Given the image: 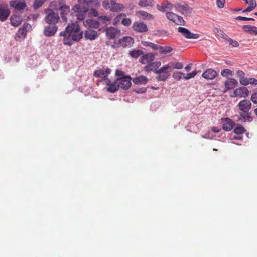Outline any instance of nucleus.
Listing matches in <instances>:
<instances>
[{"mask_svg":"<svg viewBox=\"0 0 257 257\" xmlns=\"http://www.w3.org/2000/svg\"><path fill=\"white\" fill-rule=\"evenodd\" d=\"M83 32L77 22L68 24L64 31L60 33L63 37V42L65 45L71 46L82 38Z\"/></svg>","mask_w":257,"mask_h":257,"instance_id":"nucleus-1","label":"nucleus"},{"mask_svg":"<svg viewBox=\"0 0 257 257\" xmlns=\"http://www.w3.org/2000/svg\"><path fill=\"white\" fill-rule=\"evenodd\" d=\"M131 80L132 79L130 76L118 77L114 82H111L110 80L107 79L106 85L108 86L107 90L111 93L115 92L119 88L127 90L131 86Z\"/></svg>","mask_w":257,"mask_h":257,"instance_id":"nucleus-2","label":"nucleus"},{"mask_svg":"<svg viewBox=\"0 0 257 257\" xmlns=\"http://www.w3.org/2000/svg\"><path fill=\"white\" fill-rule=\"evenodd\" d=\"M46 16L45 20L49 24H56L60 20V17L57 12H55L51 9L45 10Z\"/></svg>","mask_w":257,"mask_h":257,"instance_id":"nucleus-3","label":"nucleus"},{"mask_svg":"<svg viewBox=\"0 0 257 257\" xmlns=\"http://www.w3.org/2000/svg\"><path fill=\"white\" fill-rule=\"evenodd\" d=\"M169 66L164 65L156 72L157 74L156 79L158 81H165L170 75V72L169 71Z\"/></svg>","mask_w":257,"mask_h":257,"instance_id":"nucleus-4","label":"nucleus"},{"mask_svg":"<svg viewBox=\"0 0 257 257\" xmlns=\"http://www.w3.org/2000/svg\"><path fill=\"white\" fill-rule=\"evenodd\" d=\"M72 10L76 13L77 19L83 21L85 19L88 8L80 4H76L72 7Z\"/></svg>","mask_w":257,"mask_h":257,"instance_id":"nucleus-5","label":"nucleus"},{"mask_svg":"<svg viewBox=\"0 0 257 257\" xmlns=\"http://www.w3.org/2000/svg\"><path fill=\"white\" fill-rule=\"evenodd\" d=\"M134 43V39L130 36H125L120 39L118 42H115V44L118 47H131L133 46Z\"/></svg>","mask_w":257,"mask_h":257,"instance_id":"nucleus-6","label":"nucleus"},{"mask_svg":"<svg viewBox=\"0 0 257 257\" xmlns=\"http://www.w3.org/2000/svg\"><path fill=\"white\" fill-rule=\"evenodd\" d=\"M249 90L245 87H241L235 89L232 94L230 95L231 97L246 98L249 95Z\"/></svg>","mask_w":257,"mask_h":257,"instance_id":"nucleus-7","label":"nucleus"},{"mask_svg":"<svg viewBox=\"0 0 257 257\" xmlns=\"http://www.w3.org/2000/svg\"><path fill=\"white\" fill-rule=\"evenodd\" d=\"M111 72V70L109 68L106 69L105 70L102 69L97 70L94 72V76L97 78H101L102 80L100 81L101 82H104L106 84V80L108 79L107 78L109 74Z\"/></svg>","mask_w":257,"mask_h":257,"instance_id":"nucleus-8","label":"nucleus"},{"mask_svg":"<svg viewBox=\"0 0 257 257\" xmlns=\"http://www.w3.org/2000/svg\"><path fill=\"white\" fill-rule=\"evenodd\" d=\"M236 116L237 117V121L240 122H250L253 120V118L249 112H244L241 111Z\"/></svg>","mask_w":257,"mask_h":257,"instance_id":"nucleus-9","label":"nucleus"},{"mask_svg":"<svg viewBox=\"0 0 257 257\" xmlns=\"http://www.w3.org/2000/svg\"><path fill=\"white\" fill-rule=\"evenodd\" d=\"M178 30V32L188 39H197L199 37V34L191 33L188 29L184 27H179Z\"/></svg>","mask_w":257,"mask_h":257,"instance_id":"nucleus-10","label":"nucleus"},{"mask_svg":"<svg viewBox=\"0 0 257 257\" xmlns=\"http://www.w3.org/2000/svg\"><path fill=\"white\" fill-rule=\"evenodd\" d=\"M252 104L249 100L243 99L238 104V107L240 111L247 112L251 108Z\"/></svg>","mask_w":257,"mask_h":257,"instance_id":"nucleus-11","label":"nucleus"},{"mask_svg":"<svg viewBox=\"0 0 257 257\" xmlns=\"http://www.w3.org/2000/svg\"><path fill=\"white\" fill-rule=\"evenodd\" d=\"M134 30L140 33L146 32L148 31L147 25L143 22L136 21L132 26Z\"/></svg>","mask_w":257,"mask_h":257,"instance_id":"nucleus-12","label":"nucleus"},{"mask_svg":"<svg viewBox=\"0 0 257 257\" xmlns=\"http://www.w3.org/2000/svg\"><path fill=\"white\" fill-rule=\"evenodd\" d=\"M161 65V63L159 61L151 62L148 64L144 68V70L148 72H150L153 71L156 73V72L158 70L159 67Z\"/></svg>","mask_w":257,"mask_h":257,"instance_id":"nucleus-13","label":"nucleus"},{"mask_svg":"<svg viewBox=\"0 0 257 257\" xmlns=\"http://www.w3.org/2000/svg\"><path fill=\"white\" fill-rule=\"evenodd\" d=\"M58 9L60 11V15L62 20L64 22H67V15H68L70 12L69 6L65 4H62L59 6Z\"/></svg>","mask_w":257,"mask_h":257,"instance_id":"nucleus-14","label":"nucleus"},{"mask_svg":"<svg viewBox=\"0 0 257 257\" xmlns=\"http://www.w3.org/2000/svg\"><path fill=\"white\" fill-rule=\"evenodd\" d=\"M222 128L226 131L231 130L235 125V122L229 118H222Z\"/></svg>","mask_w":257,"mask_h":257,"instance_id":"nucleus-15","label":"nucleus"},{"mask_svg":"<svg viewBox=\"0 0 257 257\" xmlns=\"http://www.w3.org/2000/svg\"><path fill=\"white\" fill-rule=\"evenodd\" d=\"M58 30V27L56 24H50L45 27L44 30V34L47 36H51L54 35Z\"/></svg>","mask_w":257,"mask_h":257,"instance_id":"nucleus-16","label":"nucleus"},{"mask_svg":"<svg viewBox=\"0 0 257 257\" xmlns=\"http://www.w3.org/2000/svg\"><path fill=\"white\" fill-rule=\"evenodd\" d=\"M217 75V72L213 69H208L202 74V77L207 80H213Z\"/></svg>","mask_w":257,"mask_h":257,"instance_id":"nucleus-17","label":"nucleus"},{"mask_svg":"<svg viewBox=\"0 0 257 257\" xmlns=\"http://www.w3.org/2000/svg\"><path fill=\"white\" fill-rule=\"evenodd\" d=\"M120 33L119 30L112 27L107 28L106 30V35L109 39L115 38Z\"/></svg>","mask_w":257,"mask_h":257,"instance_id":"nucleus-18","label":"nucleus"},{"mask_svg":"<svg viewBox=\"0 0 257 257\" xmlns=\"http://www.w3.org/2000/svg\"><path fill=\"white\" fill-rule=\"evenodd\" d=\"M155 59V55L153 53H149L143 55L139 59V61L141 64H149L153 61Z\"/></svg>","mask_w":257,"mask_h":257,"instance_id":"nucleus-19","label":"nucleus"},{"mask_svg":"<svg viewBox=\"0 0 257 257\" xmlns=\"http://www.w3.org/2000/svg\"><path fill=\"white\" fill-rule=\"evenodd\" d=\"M238 85V82L234 78H229L224 83L225 89L223 91L224 93L227 92L228 90L234 88Z\"/></svg>","mask_w":257,"mask_h":257,"instance_id":"nucleus-20","label":"nucleus"},{"mask_svg":"<svg viewBox=\"0 0 257 257\" xmlns=\"http://www.w3.org/2000/svg\"><path fill=\"white\" fill-rule=\"evenodd\" d=\"M10 14V11L7 6H0V21L4 22L7 20Z\"/></svg>","mask_w":257,"mask_h":257,"instance_id":"nucleus-21","label":"nucleus"},{"mask_svg":"<svg viewBox=\"0 0 257 257\" xmlns=\"http://www.w3.org/2000/svg\"><path fill=\"white\" fill-rule=\"evenodd\" d=\"M10 4L11 6L19 11H23L26 7V3L24 2H19L18 1H11Z\"/></svg>","mask_w":257,"mask_h":257,"instance_id":"nucleus-22","label":"nucleus"},{"mask_svg":"<svg viewBox=\"0 0 257 257\" xmlns=\"http://www.w3.org/2000/svg\"><path fill=\"white\" fill-rule=\"evenodd\" d=\"M142 44L144 47H150L151 48H172L170 46H160L158 44H154L153 43L145 41H142L141 42Z\"/></svg>","mask_w":257,"mask_h":257,"instance_id":"nucleus-23","label":"nucleus"},{"mask_svg":"<svg viewBox=\"0 0 257 257\" xmlns=\"http://www.w3.org/2000/svg\"><path fill=\"white\" fill-rule=\"evenodd\" d=\"M10 22L12 26L17 27L21 24L22 17L21 16L13 15L10 18Z\"/></svg>","mask_w":257,"mask_h":257,"instance_id":"nucleus-24","label":"nucleus"},{"mask_svg":"<svg viewBox=\"0 0 257 257\" xmlns=\"http://www.w3.org/2000/svg\"><path fill=\"white\" fill-rule=\"evenodd\" d=\"M148 81V79L147 77L143 75L136 77L133 79V83L138 85L146 84Z\"/></svg>","mask_w":257,"mask_h":257,"instance_id":"nucleus-25","label":"nucleus"},{"mask_svg":"<svg viewBox=\"0 0 257 257\" xmlns=\"http://www.w3.org/2000/svg\"><path fill=\"white\" fill-rule=\"evenodd\" d=\"M84 23L85 25L95 29H97L100 26L99 22L95 19H87Z\"/></svg>","mask_w":257,"mask_h":257,"instance_id":"nucleus-26","label":"nucleus"},{"mask_svg":"<svg viewBox=\"0 0 257 257\" xmlns=\"http://www.w3.org/2000/svg\"><path fill=\"white\" fill-rule=\"evenodd\" d=\"M97 37V32L94 30H89L86 31L85 33V38L86 39L93 40L96 39Z\"/></svg>","mask_w":257,"mask_h":257,"instance_id":"nucleus-27","label":"nucleus"},{"mask_svg":"<svg viewBox=\"0 0 257 257\" xmlns=\"http://www.w3.org/2000/svg\"><path fill=\"white\" fill-rule=\"evenodd\" d=\"M244 32H247L250 34L257 35V27L250 25H244L242 27Z\"/></svg>","mask_w":257,"mask_h":257,"instance_id":"nucleus-28","label":"nucleus"},{"mask_svg":"<svg viewBox=\"0 0 257 257\" xmlns=\"http://www.w3.org/2000/svg\"><path fill=\"white\" fill-rule=\"evenodd\" d=\"M111 3H112V5L111 8H110V11L112 12H117L121 11L124 8L123 5L116 3L113 0H111Z\"/></svg>","mask_w":257,"mask_h":257,"instance_id":"nucleus-29","label":"nucleus"},{"mask_svg":"<svg viewBox=\"0 0 257 257\" xmlns=\"http://www.w3.org/2000/svg\"><path fill=\"white\" fill-rule=\"evenodd\" d=\"M155 5V2L153 0H140L138 5L140 7H153Z\"/></svg>","mask_w":257,"mask_h":257,"instance_id":"nucleus-30","label":"nucleus"},{"mask_svg":"<svg viewBox=\"0 0 257 257\" xmlns=\"http://www.w3.org/2000/svg\"><path fill=\"white\" fill-rule=\"evenodd\" d=\"M246 131V129L241 124H238L237 126L233 129L234 133L237 135L243 134Z\"/></svg>","mask_w":257,"mask_h":257,"instance_id":"nucleus-31","label":"nucleus"},{"mask_svg":"<svg viewBox=\"0 0 257 257\" xmlns=\"http://www.w3.org/2000/svg\"><path fill=\"white\" fill-rule=\"evenodd\" d=\"M192 11V8L188 5L185 4H184L183 8L181 11V13L183 15H189L191 13Z\"/></svg>","mask_w":257,"mask_h":257,"instance_id":"nucleus-32","label":"nucleus"},{"mask_svg":"<svg viewBox=\"0 0 257 257\" xmlns=\"http://www.w3.org/2000/svg\"><path fill=\"white\" fill-rule=\"evenodd\" d=\"M129 54L132 57L137 58L143 54V52L140 49H134L130 51Z\"/></svg>","mask_w":257,"mask_h":257,"instance_id":"nucleus-33","label":"nucleus"},{"mask_svg":"<svg viewBox=\"0 0 257 257\" xmlns=\"http://www.w3.org/2000/svg\"><path fill=\"white\" fill-rule=\"evenodd\" d=\"M138 14L140 16L142 17V18L147 19V20H150L153 18V16L151 14L143 11H141L138 12Z\"/></svg>","mask_w":257,"mask_h":257,"instance_id":"nucleus-34","label":"nucleus"},{"mask_svg":"<svg viewBox=\"0 0 257 257\" xmlns=\"http://www.w3.org/2000/svg\"><path fill=\"white\" fill-rule=\"evenodd\" d=\"M46 0H35L33 4V8L36 10L41 7L45 3Z\"/></svg>","mask_w":257,"mask_h":257,"instance_id":"nucleus-35","label":"nucleus"},{"mask_svg":"<svg viewBox=\"0 0 257 257\" xmlns=\"http://www.w3.org/2000/svg\"><path fill=\"white\" fill-rule=\"evenodd\" d=\"M62 4H61V2L59 1H52L51 2L49 6L51 8H53V10H57L58 11V7H59V6L61 5Z\"/></svg>","mask_w":257,"mask_h":257,"instance_id":"nucleus-36","label":"nucleus"},{"mask_svg":"<svg viewBox=\"0 0 257 257\" xmlns=\"http://www.w3.org/2000/svg\"><path fill=\"white\" fill-rule=\"evenodd\" d=\"M166 17L167 18L173 21V22H175L176 17H177V14L170 12H167L166 14Z\"/></svg>","mask_w":257,"mask_h":257,"instance_id":"nucleus-37","label":"nucleus"},{"mask_svg":"<svg viewBox=\"0 0 257 257\" xmlns=\"http://www.w3.org/2000/svg\"><path fill=\"white\" fill-rule=\"evenodd\" d=\"M184 76V74L181 72H174L172 75L173 78L177 80H180Z\"/></svg>","mask_w":257,"mask_h":257,"instance_id":"nucleus-38","label":"nucleus"},{"mask_svg":"<svg viewBox=\"0 0 257 257\" xmlns=\"http://www.w3.org/2000/svg\"><path fill=\"white\" fill-rule=\"evenodd\" d=\"M102 5L105 9H109L110 11V8L112 5V3H111V0H105L102 2Z\"/></svg>","mask_w":257,"mask_h":257,"instance_id":"nucleus-39","label":"nucleus"},{"mask_svg":"<svg viewBox=\"0 0 257 257\" xmlns=\"http://www.w3.org/2000/svg\"><path fill=\"white\" fill-rule=\"evenodd\" d=\"M87 13L89 16L91 17H96L98 15L97 11L93 8L89 9L88 8V11H87Z\"/></svg>","mask_w":257,"mask_h":257,"instance_id":"nucleus-40","label":"nucleus"},{"mask_svg":"<svg viewBox=\"0 0 257 257\" xmlns=\"http://www.w3.org/2000/svg\"><path fill=\"white\" fill-rule=\"evenodd\" d=\"M26 31L22 27L19 28L17 32L18 36L21 38H24L26 36Z\"/></svg>","mask_w":257,"mask_h":257,"instance_id":"nucleus-41","label":"nucleus"},{"mask_svg":"<svg viewBox=\"0 0 257 257\" xmlns=\"http://www.w3.org/2000/svg\"><path fill=\"white\" fill-rule=\"evenodd\" d=\"M175 23L178 25H184L185 24V21L182 17L178 15H177V17H176Z\"/></svg>","mask_w":257,"mask_h":257,"instance_id":"nucleus-42","label":"nucleus"},{"mask_svg":"<svg viewBox=\"0 0 257 257\" xmlns=\"http://www.w3.org/2000/svg\"><path fill=\"white\" fill-rule=\"evenodd\" d=\"M197 74V72L196 71H193L191 73H187L186 75H184V79L185 80H188L191 78L194 77Z\"/></svg>","mask_w":257,"mask_h":257,"instance_id":"nucleus-43","label":"nucleus"},{"mask_svg":"<svg viewBox=\"0 0 257 257\" xmlns=\"http://www.w3.org/2000/svg\"><path fill=\"white\" fill-rule=\"evenodd\" d=\"M79 4H85L89 6L90 5L92 4L94 1L97 2V0H77Z\"/></svg>","mask_w":257,"mask_h":257,"instance_id":"nucleus-44","label":"nucleus"},{"mask_svg":"<svg viewBox=\"0 0 257 257\" xmlns=\"http://www.w3.org/2000/svg\"><path fill=\"white\" fill-rule=\"evenodd\" d=\"M236 20H242V21H248V20H252L254 21V19L252 18L246 17L243 16H237L235 18Z\"/></svg>","mask_w":257,"mask_h":257,"instance_id":"nucleus-45","label":"nucleus"},{"mask_svg":"<svg viewBox=\"0 0 257 257\" xmlns=\"http://www.w3.org/2000/svg\"><path fill=\"white\" fill-rule=\"evenodd\" d=\"M240 83L244 86H246L248 85V79L246 78L244 76L241 79L239 80Z\"/></svg>","mask_w":257,"mask_h":257,"instance_id":"nucleus-46","label":"nucleus"},{"mask_svg":"<svg viewBox=\"0 0 257 257\" xmlns=\"http://www.w3.org/2000/svg\"><path fill=\"white\" fill-rule=\"evenodd\" d=\"M121 23L125 26H128L131 24V20L130 18H124L122 20Z\"/></svg>","mask_w":257,"mask_h":257,"instance_id":"nucleus-47","label":"nucleus"},{"mask_svg":"<svg viewBox=\"0 0 257 257\" xmlns=\"http://www.w3.org/2000/svg\"><path fill=\"white\" fill-rule=\"evenodd\" d=\"M225 0H217L216 5L219 8H222L224 6Z\"/></svg>","mask_w":257,"mask_h":257,"instance_id":"nucleus-48","label":"nucleus"},{"mask_svg":"<svg viewBox=\"0 0 257 257\" xmlns=\"http://www.w3.org/2000/svg\"><path fill=\"white\" fill-rule=\"evenodd\" d=\"M22 28L24 29V30L26 31V33H27V32L31 30L32 26L30 24L28 23H25L23 25Z\"/></svg>","mask_w":257,"mask_h":257,"instance_id":"nucleus-49","label":"nucleus"},{"mask_svg":"<svg viewBox=\"0 0 257 257\" xmlns=\"http://www.w3.org/2000/svg\"><path fill=\"white\" fill-rule=\"evenodd\" d=\"M233 47H237L239 46V44L237 41L236 40H233L232 39H230L229 41H228Z\"/></svg>","mask_w":257,"mask_h":257,"instance_id":"nucleus-50","label":"nucleus"},{"mask_svg":"<svg viewBox=\"0 0 257 257\" xmlns=\"http://www.w3.org/2000/svg\"><path fill=\"white\" fill-rule=\"evenodd\" d=\"M231 71L228 69H224L221 71V75L223 76H226L227 74H231Z\"/></svg>","mask_w":257,"mask_h":257,"instance_id":"nucleus-51","label":"nucleus"},{"mask_svg":"<svg viewBox=\"0 0 257 257\" xmlns=\"http://www.w3.org/2000/svg\"><path fill=\"white\" fill-rule=\"evenodd\" d=\"M115 75H116V76H118V77H122L125 76L124 75V72L122 71L119 70L118 69L116 70Z\"/></svg>","mask_w":257,"mask_h":257,"instance_id":"nucleus-52","label":"nucleus"},{"mask_svg":"<svg viewBox=\"0 0 257 257\" xmlns=\"http://www.w3.org/2000/svg\"><path fill=\"white\" fill-rule=\"evenodd\" d=\"M236 74L239 78V80H240V79H241L242 77L245 76V73L241 70H238L236 72Z\"/></svg>","mask_w":257,"mask_h":257,"instance_id":"nucleus-53","label":"nucleus"},{"mask_svg":"<svg viewBox=\"0 0 257 257\" xmlns=\"http://www.w3.org/2000/svg\"><path fill=\"white\" fill-rule=\"evenodd\" d=\"M98 19L103 21H110V18L107 16H101L98 17Z\"/></svg>","mask_w":257,"mask_h":257,"instance_id":"nucleus-54","label":"nucleus"},{"mask_svg":"<svg viewBox=\"0 0 257 257\" xmlns=\"http://www.w3.org/2000/svg\"><path fill=\"white\" fill-rule=\"evenodd\" d=\"M251 100L254 104H257V92L254 93L252 95Z\"/></svg>","mask_w":257,"mask_h":257,"instance_id":"nucleus-55","label":"nucleus"},{"mask_svg":"<svg viewBox=\"0 0 257 257\" xmlns=\"http://www.w3.org/2000/svg\"><path fill=\"white\" fill-rule=\"evenodd\" d=\"M251 84L252 85H257V79L253 78H250L248 79V84Z\"/></svg>","mask_w":257,"mask_h":257,"instance_id":"nucleus-56","label":"nucleus"},{"mask_svg":"<svg viewBox=\"0 0 257 257\" xmlns=\"http://www.w3.org/2000/svg\"><path fill=\"white\" fill-rule=\"evenodd\" d=\"M184 5H181L179 3H177L175 5V8L180 12L182 11V9L183 8Z\"/></svg>","mask_w":257,"mask_h":257,"instance_id":"nucleus-57","label":"nucleus"},{"mask_svg":"<svg viewBox=\"0 0 257 257\" xmlns=\"http://www.w3.org/2000/svg\"><path fill=\"white\" fill-rule=\"evenodd\" d=\"M183 67V65L182 63L177 62L175 63V68L177 69H181Z\"/></svg>","mask_w":257,"mask_h":257,"instance_id":"nucleus-58","label":"nucleus"},{"mask_svg":"<svg viewBox=\"0 0 257 257\" xmlns=\"http://www.w3.org/2000/svg\"><path fill=\"white\" fill-rule=\"evenodd\" d=\"M248 4L249 5V7H252L254 9L256 7V3L255 0H249Z\"/></svg>","mask_w":257,"mask_h":257,"instance_id":"nucleus-59","label":"nucleus"},{"mask_svg":"<svg viewBox=\"0 0 257 257\" xmlns=\"http://www.w3.org/2000/svg\"><path fill=\"white\" fill-rule=\"evenodd\" d=\"M157 8L158 9V10H159L160 11H163V12L166 11L165 6H164V5H157Z\"/></svg>","mask_w":257,"mask_h":257,"instance_id":"nucleus-60","label":"nucleus"},{"mask_svg":"<svg viewBox=\"0 0 257 257\" xmlns=\"http://www.w3.org/2000/svg\"><path fill=\"white\" fill-rule=\"evenodd\" d=\"M215 32L217 34L218 36H220V37L224 33V32L222 30H220L217 28H215Z\"/></svg>","mask_w":257,"mask_h":257,"instance_id":"nucleus-61","label":"nucleus"},{"mask_svg":"<svg viewBox=\"0 0 257 257\" xmlns=\"http://www.w3.org/2000/svg\"><path fill=\"white\" fill-rule=\"evenodd\" d=\"M172 7H173V5L171 3L168 2L167 5H165L166 11L167 10H172Z\"/></svg>","mask_w":257,"mask_h":257,"instance_id":"nucleus-62","label":"nucleus"},{"mask_svg":"<svg viewBox=\"0 0 257 257\" xmlns=\"http://www.w3.org/2000/svg\"><path fill=\"white\" fill-rule=\"evenodd\" d=\"M222 38L226 40L227 41H229V39H231L227 35H226L225 33H224L221 36Z\"/></svg>","mask_w":257,"mask_h":257,"instance_id":"nucleus-63","label":"nucleus"},{"mask_svg":"<svg viewBox=\"0 0 257 257\" xmlns=\"http://www.w3.org/2000/svg\"><path fill=\"white\" fill-rule=\"evenodd\" d=\"M172 49H161L160 52L162 54H167L171 52Z\"/></svg>","mask_w":257,"mask_h":257,"instance_id":"nucleus-64","label":"nucleus"}]
</instances>
